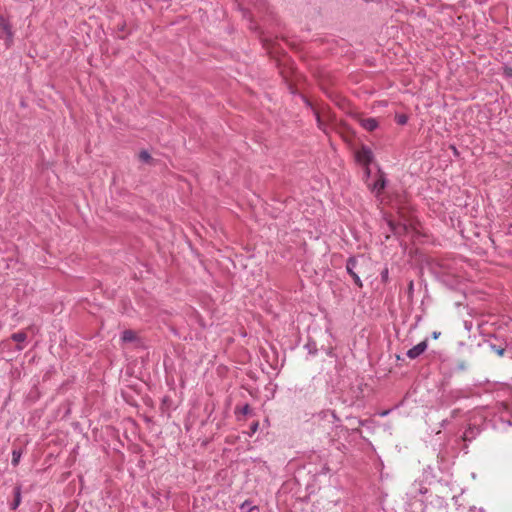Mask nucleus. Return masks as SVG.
<instances>
[{
  "label": "nucleus",
  "mask_w": 512,
  "mask_h": 512,
  "mask_svg": "<svg viewBox=\"0 0 512 512\" xmlns=\"http://www.w3.org/2000/svg\"><path fill=\"white\" fill-rule=\"evenodd\" d=\"M139 159H140L142 162L148 163V162L151 160V155L149 154V152H148V151H146V150H142V151L139 153Z\"/></svg>",
  "instance_id": "ddd939ff"
},
{
  "label": "nucleus",
  "mask_w": 512,
  "mask_h": 512,
  "mask_svg": "<svg viewBox=\"0 0 512 512\" xmlns=\"http://www.w3.org/2000/svg\"><path fill=\"white\" fill-rule=\"evenodd\" d=\"M14 33L10 22L0 15V39L4 40L7 48L13 44Z\"/></svg>",
  "instance_id": "f257e3e1"
},
{
  "label": "nucleus",
  "mask_w": 512,
  "mask_h": 512,
  "mask_svg": "<svg viewBox=\"0 0 512 512\" xmlns=\"http://www.w3.org/2000/svg\"><path fill=\"white\" fill-rule=\"evenodd\" d=\"M388 413H389V411H383L379 415L384 417V416L388 415Z\"/></svg>",
  "instance_id": "4be33fe9"
},
{
  "label": "nucleus",
  "mask_w": 512,
  "mask_h": 512,
  "mask_svg": "<svg viewBox=\"0 0 512 512\" xmlns=\"http://www.w3.org/2000/svg\"><path fill=\"white\" fill-rule=\"evenodd\" d=\"M356 159L357 161L362 164L363 166H365V174L367 177L370 176V169H369V165L370 163L373 161L374 159V155H373V152L371 151L370 148L366 147V146H363L357 153H356Z\"/></svg>",
  "instance_id": "f03ea898"
},
{
  "label": "nucleus",
  "mask_w": 512,
  "mask_h": 512,
  "mask_svg": "<svg viewBox=\"0 0 512 512\" xmlns=\"http://www.w3.org/2000/svg\"><path fill=\"white\" fill-rule=\"evenodd\" d=\"M479 433V429L477 427H469L463 433V439L465 441H471L475 438V436Z\"/></svg>",
  "instance_id": "0eeeda50"
},
{
  "label": "nucleus",
  "mask_w": 512,
  "mask_h": 512,
  "mask_svg": "<svg viewBox=\"0 0 512 512\" xmlns=\"http://www.w3.org/2000/svg\"><path fill=\"white\" fill-rule=\"evenodd\" d=\"M136 339V334L132 330H125L121 334V340L123 342H133Z\"/></svg>",
  "instance_id": "6e6552de"
},
{
  "label": "nucleus",
  "mask_w": 512,
  "mask_h": 512,
  "mask_svg": "<svg viewBox=\"0 0 512 512\" xmlns=\"http://www.w3.org/2000/svg\"><path fill=\"white\" fill-rule=\"evenodd\" d=\"M21 456H22V450L21 449H14L12 451L11 463H12L13 466H17L19 464Z\"/></svg>",
  "instance_id": "1a4fd4ad"
},
{
  "label": "nucleus",
  "mask_w": 512,
  "mask_h": 512,
  "mask_svg": "<svg viewBox=\"0 0 512 512\" xmlns=\"http://www.w3.org/2000/svg\"><path fill=\"white\" fill-rule=\"evenodd\" d=\"M490 349L495 352L497 355L499 356H503L504 353H505V348L502 346V345H497V344H493V343H490Z\"/></svg>",
  "instance_id": "9b49d317"
},
{
  "label": "nucleus",
  "mask_w": 512,
  "mask_h": 512,
  "mask_svg": "<svg viewBox=\"0 0 512 512\" xmlns=\"http://www.w3.org/2000/svg\"><path fill=\"white\" fill-rule=\"evenodd\" d=\"M258 428H259V422L258 421L253 422L250 426V435H253L254 433H256Z\"/></svg>",
  "instance_id": "f3484780"
},
{
  "label": "nucleus",
  "mask_w": 512,
  "mask_h": 512,
  "mask_svg": "<svg viewBox=\"0 0 512 512\" xmlns=\"http://www.w3.org/2000/svg\"><path fill=\"white\" fill-rule=\"evenodd\" d=\"M408 121V117L405 114L397 115L396 122L400 125H405Z\"/></svg>",
  "instance_id": "2eb2a0df"
},
{
  "label": "nucleus",
  "mask_w": 512,
  "mask_h": 512,
  "mask_svg": "<svg viewBox=\"0 0 512 512\" xmlns=\"http://www.w3.org/2000/svg\"><path fill=\"white\" fill-rule=\"evenodd\" d=\"M381 281L387 283L389 281V269L385 267L380 273Z\"/></svg>",
  "instance_id": "4468645a"
},
{
  "label": "nucleus",
  "mask_w": 512,
  "mask_h": 512,
  "mask_svg": "<svg viewBox=\"0 0 512 512\" xmlns=\"http://www.w3.org/2000/svg\"><path fill=\"white\" fill-rule=\"evenodd\" d=\"M331 415H332V417H333V419H334L335 421H337V422H339V421H340V419H339V417L336 415L335 411H331Z\"/></svg>",
  "instance_id": "aec40b11"
},
{
  "label": "nucleus",
  "mask_w": 512,
  "mask_h": 512,
  "mask_svg": "<svg viewBox=\"0 0 512 512\" xmlns=\"http://www.w3.org/2000/svg\"><path fill=\"white\" fill-rule=\"evenodd\" d=\"M14 492H15V499H14V502L12 503V509H16L18 507V505L20 504V488L15 487Z\"/></svg>",
  "instance_id": "f8f14e48"
},
{
  "label": "nucleus",
  "mask_w": 512,
  "mask_h": 512,
  "mask_svg": "<svg viewBox=\"0 0 512 512\" xmlns=\"http://www.w3.org/2000/svg\"><path fill=\"white\" fill-rule=\"evenodd\" d=\"M412 288H413V282L411 281V282H410L409 289H412Z\"/></svg>",
  "instance_id": "5701e85b"
},
{
  "label": "nucleus",
  "mask_w": 512,
  "mask_h": 512,
  "mask_svg": "<svg viewBox=\"0 0 512 512\" xmlns=\"http://www.w3.org/2000/svg\"><path fill=\"white\" fill-rule=\"evenodd\" d=\"M357 265H358L357 258L354 257V256L349 257L347 259V261H346V271L352 277V279L354 281V284L357 287L362 288L363 287V282H362L359 274L355 272V269L357 268Z\"/></svg>",
  "instance_id": "7ed1b4c3"
},
{
  "label": "nucleus",
  "mask_w": 512,
  "mask_h": 512,
  "mask_svg": "<svg viewBox=\"0 0 512 512\" xmlns=\"http://www.w3.org/2000/svg\"><path fill=\"white\" fill-rule=\"evenodd\" d=\"M440 335V332H433V338L437 339Z\"/></svg>",
  "instance_id": "412c9836"
},
{
  "label": "nucleus",
  "mask_w": 512,
  "mask_h": 512,
  "mask_svg": "<svg viewBox=\"0 0 512 512\" xmlns=\"http://www.w3.org/2000/svg\"><path fill=\"white\" fill-rule=\"evenodd\" d=\"M387 184V180L385 177V174L381 171H378L377 179L374 181V183L370 184L368 183L367 186L369 190L375 194V196H380L382 191L385 189Z\"/></svg>",
  "instance_id": "20e7f679"
},
{
  "label": "nucleus",
  "mask_w": 512,
  "mask_h": 512,
  "mask_svg": "<svg viewBox=\"0 0 512 512\" xmlns=\"http://www.w3.org/2000/svg\"><path fill=\"white\" fill-rule=\"evenodd\" d=\"M11 339L15 342H24L26 339H27V335L25 332L23 331H20V332H17V333H13L11 335Z\"/></svg>",
  "instance_id": "9d476101"
},
{
  "label": "nucleus",
  "mask_w": 512,
  "mask_h": 512,
  "mask_svg": "<svg viewBox=\"0 0 512 512\" xmlns=\"http://www.w3.org/2000/svg\"><path fill=\"white\" fill-rule=\"evenodd\" d=\"M255 507H250V504L248 501H245L242 505H241V511L242 512H251Z\"/></svg>",
  "instance_id": "dca6fc26"
},
{
  "label": "nucleus",
  "mask_w": 512,
  "mask_h": 512,
  "mask_svg": "<svg viewBox=\"0 0 512 512\" xmlns=\"http://www.w3.org/2000/svg\"><path fill=\"white\" fill-rule=\"evenodd\" d=\"M361 126L367 131H374L378 128L379 123L376 118H365L360 121Z\"/></svg>",
  "instance_id": "423d86ee"
},
{
  "label": "nucleus",
  "mask_w": 512,
  "mask_h": 512,
  "mask_svg": "<svg viewBox=\"0 0 512 512\" xmlns=\"http://www.w3.org/2000/svg\"><path fill=\"white\" fill-rule=\"evenodd\" d=\"M316 120H317L318 127L320 129H322V122H321L320 116L318 114H316Z\"/></svg>",
  "instance_id": "6ab92c4d"
},
{
  "label": "nucleus",
  "mask_w": 512,
  "mask_h": 512,
  "mask_svg": "<svg viewBox=\"0 0 512 512\" xmlns=\"http://www.w3.org/2000/svg\"><path fill=\"white\" fill-rule=\"evenodd\" d=\"M240 412H241L243 415H248V414L251 412L250 405H249V404H245V405L240 409Z\"/></svg>",
  "instance_id": "a211bd4d"
},
{
  "label": "nucleus",
  "mask_w": 512,
  "mask_h": 512,
  "mask_svg": "<svg viewBox=\"0 0 512 512\" xmlns=\"http://www.w3.org/2000/svg\"><path fill=\"white\" fill-rule=\"evenodd\" d=\"M359 424H360V425H364V421L359 420Z\"/></svg>",
  "instance_id": "b1692460"
},
{
  "label": "nucleus",
  "mask_w": 512,
  "mask_h": 512,
  "mask_svg": "<svg viewBox=\"0 0 512 512\" xmlns=\"http://www.w3.org/2000/svg\"><path fill=\"white\" fill-rule=\"evenodd\" d=\"M427 347H428V340L425 339V340L421 341L420 343H418L417 345L413 346L411 349H409L407 351L406 355L410 359H416L421 354H423L425 352Z\"/></svg>",
  "instance_id": "39448f33"
}]
</instances>
